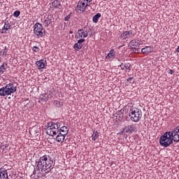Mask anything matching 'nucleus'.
Segmentation results:
<instances>
[{
  "instance_id": "f257e3e1",
  "label": "nucleus",
  "mask_w": 179,
  "mask_h": 179,
  "mask_svg": "<svg viewBox=\"0 0 179 179\" xmlns=\"http://www.w3.org/2000/svg\"><path fill=\"white\" fill-rule=\"evenodd\" d=\"M54 161L50 155H45L41 157L38 162H36V167L34 170L33 175L37 174V178H43L45 177V174L50 173L54 169ZM38 171V173H37ZM45 174L42 173L43 172Z\"/></svg>"
},
{
  "instance_id": "f03ea898",
  "label": "nucleus",
  "mask_w": 179,
  "mask_h": 179,
  "mask_svg": "<svg viewBox=\"0 0 179 179\" xmlns=\"http://www.w3.org/2000/svg\"><path fill=\"white\" fill-rule=\"evenodd\" d=\"M172 135L173 134H171V131H166L159 138L160 145L164 146V148H169V146L173 143Z\"/></svg>"
},
{
  "instance_id": "7ed1b4c3",
  "label": "nucleus",
  "mask_w": 179,
  "mask_h": 179,
  "mask_svg": "<svg viewBox=\"0 0 179 179\" xmlns=\"http://www.w3.org/2000/svg\"><path fill=\"white\" fill-rule=\"evenodd\" d=\"M129 115L133 122H139L141 118H142V110L136 108L131 107Z\"/></svg>"
},
{
  "instance_id": "20e7f679",
  "label": "nucleus",
  "mask_w": 179,
  "mask_h": 179,
  "mask_svg": "<svg viewBox=\"0 0 179 179\" xmlns=\"http://www.w3.org/2000/svg\"><path fill=\"white\" fill-rule=\"evenodd\" d=\"M16 92V87L13 83L7 84L5 87L0 88V96L5 97V96H10V94Z\"/></svg>"
},
{
  "instance_id": "39448f33",
  "label": "nucleus",
  "mask_w": 179,
  "mask_h": 179,
  "mask_svg": "<svg viewBox=\"0 0 179 179\" xmlns=\"http://www.w3.org/2000/svg\"><path fill=\"white\" fill-rule=\"evenodd\" d=\"M34 33L38 37H43L45 36V29L43 27V24L36 22L34 25Z\"/></svg>"
},
{
  "instance_id": "423d86ee",
  "label": "nucleus",
  "mask_w": 179,
  "mask_h": 179,
  "mask_svg": "<svg viewBox=\"0 0 179 179\" xmlns=\"http://www.w3.org/2000/svg\"><path fill=\"white\" fill-rule=\"evenodd\" d=\"M87 6H90V4H89V3H85V0H82L78 1L76 9L78 13H83V12L86 11V8H87Z\"/></svg>"
},
{
  "instance_id": "0eeeda50",
  "label": "nucleus",
  "mask_w": 179,
  "mask_h": 179,
  "mask_svg": "<svg viewBox=\"0 0 179 179\" xmlns=\"http://www.w3.org/2000/svg\"><path fill=\"white\" fill-rule=\"evenodd\" d=\"M55 18L52 15H49L48 16H44L41 18L42 24L45 27H48L50 24H52V22H54Z\"/></svg>"
},
{
  "instance_id": "6e6552de",
  "label": "nucleus",
  "mask_w": 179,
  "mask_h": 179,
  "mask_svg": "<svg viewBox=\"0 0 179 179\" xmlns=\"http://www.w3.org/2000/svg\"><path fill=\"white\" fill-rule=\"evenodd\" d=\"M45 62H47V61L45 59H41L39 61H37L36 62V65L38 69H44L45 66H47V63Z\"/></svg>"
},
{
  "instance_id": "1a4fd4ad",
  "label": "nucleus",
  "mask_w": 179,
  "mask_h": 179,
  "mask_svg": "<svg viewBox=\"0 0 179 179\" xmlns=\"http://www.w3.org/2000/svg\"><path fill=\"white\" fill-rule=\"evenodd\" d=\"M124 131H126L127 134H132L136 131V126L135 124H130L124 128Z\"/></svg>"
},
{
  "instance_id": "9d476101",
  "label": "nucleus",
  "mask_w": 179,
  "mask_h": 179,
  "mask_svg": "<svg viewBox=\"0 0 179 179\" xmlns=\"http://www.w3.org/2000/svg\"><path fill=\"white\" fill-rule=\"evenodd\" d=\"M0 179H9V176H8V170L4 167L0 169Z\"/></svg>"
},
{
  "instance_id": "9b49d317",
  "label": "nucleus",
  "mask_w": 179,
  "mask_h": 179,
  "mask_svg": "<svg viewBox=\"0 0 179 179\" xmlns=\"http://www.w3.org/2000/svg\"><path fill=\"white\" fill-rule=\"evenodd\" d=\"M61 6H62L61 2L58 0H55L50 6V9H52V10H55V9H61Z\"/></svg>"
},
{
  "instance_id": "f8f14e48",
  "label": "nucleus",
  "mask_w": 179,
  "mask_h": 179,
  "mask_svg": "<svg viewBox=\"0 0 179 179\" xmlns=\"http://www.w3.org/2000/svg\"><path fill=\"white\" fill-rule=\"evenodd\" d=\"M59 132V127H55L52 129H48L46 131V134L50 136H54V135H57Z\"/></svg>"
},
{
  "instance_id": "ddd939ff",
  "label": "nucleus",
  "mask_w": 179,
  "mask_h": 179,
  "mask_svg": "<svg viewBox=\"0 0 179 179\" xmlns=\"http://www.w3.org/2000/svg\"><path fill=\"white\" fill-rule=\"evenodd\" d=\"M12 29V25L9 24V21L5 22L3 27L1 29V34H6L8 30H10Z\"/></svg>"
},
{
  "instance_id": "4468645a",
  "label": "nucleus",
  "mask_w": 179,
  "mask_h": 179,
  "mask_svg": "<svg viewBox=\"0 0 179 179\" xmlns=\"http://www.w3.org/2000/svg\"><path fill=\"white\" fill-rule=\"evenodd\" d=\"M48 127H49L48 129H54V128H61V123L49 122L48 123Z\"/></svg>"
},
{
  "instance_id": "2eb2a0df",
  "label": "nucleus",
  "mask_w": 179,
  "mask_h": 179,
  "mask_svg": "<svg viewBox=\"0 0 179 179\" xmlns=\"http://www.w3.org/2000/svg\"><path fill=\"white\" fill-rule=\"evenodd\" d=\"M131 35H132V31H126L120 35V38L127 40V38H131Z\"/></svg>"
},
{
  "instance_id": "dca6fc26",
  "label": "nucleus",
  "mask_w": 179,
  "mask_h": 179,
  "mask_svg": "<svg viewBox=\"0 0 179 179\" xmlns=\"http://www.w3.org/2000/svg\"><path fill=\"white\" fill-rule=\"evenodd\" d=\"M152 51L153 48H152L151 46H146L141 49L142 54H144L145 55H148V54H150Z\"/></svg>"
},
{
  "instance_id": "f3484780",
  "label": "nucleus",
  "mask_w": 179,
  "mask_h": 179,
  "mask_svg": "<svg viewBox=\"0 0 179 179\" xmlns=\"http://www.w3.org/2000/svg\"><path fill=\"white\" fill-rule=\"evenodd\" d=\"M78 36L81 38H86V37H87L89 32H87V31L83 30V29H79L78 31Z\"/></svg>"
},
{
  "instance_id": "a211bd4d",
  "label": "nucleus",
  "mask_w": 179,
  "mask_h": 179,
  "mask_svg": "<svg viewBox=\"0 0 179 179\" xmlns=\"http://www.w3.org/2000/svg\"><path fill=\"white\" fill-rule=\"evenodd\" d=\"M65 136L64 134H61V133H59V134L56 136V141L59 143H64V141H65Z\"/></svg>"
},
{
  "instance_id": "6ab92c4d",
  "label": "nucleus",
  "mask_w": 179,
  "mask_h": 179,
  "mask_svg": "<svg viewBox=\"0 0 179 179\" xmlns=\"http://www.w3.org/2000/svg\"><path fill=\"white\" fill-rule=\"evenodd\" d=\"M68 127H66V126L62 127L59 129V134L64 136H66V135H68Z\"/></svg>"
},
{
  "instance_id": "aec40b11",
  "label": "nucleus",
  "mask_w": 179,
  "mask_h": 179,
  "mask_svg": "<svg viewBox=\"0 0 179 179\" xmlns=\"http://www.w3.org/2000/svg\"><path fill=\"white\" fill-rule=\"evenodd\" d=\"M129 44L133 47L132 48L135 49L136 48V47H139V45H141V44H139V40L136 41V39L131 40Z\"/></svg>"
},
{
  "instance_id": "412c9836",
  "label": "nucleus",
  "mask_w": 179,
  "mask_h": 179,
  "mask_svg": "<svg viewBox=\"0 0 179 179\" xmlns=\"http://www.w3.org/2000/svg\"><path fill=\"white\" fill-rule=\"evenodd\" d=\"M121 69L122 71H125V69H128L129 71H131V64L129 63H122L120 65Z\"/></svg>"
},
{
  "instance_id": "4be33fe9",
  "label": "nucleus",
  "mask_w": 179,
  "mask_h": 179,
  "mask_svg": "<svg viewBox=\"0 0 179 179\" xmlns=\"http://www.w3.org/2000/svg\"><path fill=\"white\" fill-rule=\"evenodd\" d=\"M115 56V52L114 51V50H110L109 53L106 57V59H111V58H114Z\"/></svg>"
},
{
  "instance_id": "5701e85b",
  "label": "nucleus",
  "mask_w": 179,
  "mask_h": 179,
  "mask_svg": "<svg viewBox=\"0 0 179 179\" xmlns=\"http://www.w3.org/2000/svg\"><path fill=\"white\" fill-rule=\"evenodd\" d=\"M100 17H101V14H100V13H98L97 14H96L92 18L94 23H97Z\"/></svg>"
},
{
  "instance_id": "b1692460",
  "label": "nucleus",
  "mask_w": 179,
  "mask_h": 179,
  "mask_svg": "<svg viewBox=\"0 0 179 179\" xmlns=\"http://www.w3.org/2000/svg\"><path fill=\"white\" fill-rule=\"evenodd\" d=\"M171 138L174 142H179V134H176L171 131Z\"/></svg>"
},
{
  "instance_id": "393cba45",
  "label": "nucleus",
  "mask_w": 179,
  "mask_h": 179,
  "mask_svg": "<svg viewBox=\"0 0 179 179\" xmlns=\"http://www.w3.org/2000/svg\"><path fill=\"white\" fill-rule=\"evenodd\" d=\"M100 135V133L99 131H94V134H92V141H97L99 138V136Z\"/></svg>"
},
{
  "instance_id": "a878e982",
  "label": "nucleus",
  "mask_w": 179,
  "mask_h": 179,
  "mask_svg": "<svg viewBox=\"0 0 179 179\" xmlns=\"http://www.w3.org/2000/svg\"><path fill=\"white\" fill-rule=\"evenodd\" d=\"M82 47H83V45L82 44H79L78 43L74 44V48L76 51H79V50H80Z\"/></svg>"
},
{
  "instance_id": "bb28decb",
  "label": "nucleus",
  "mask_w": 179,
  "mask_h": 179,
  "mask_svg": "<svg viewBox=\"0 0 179 179\" xmlns=\"http://www.w3.org/2000/svg\"><path fill=\"white\" fill-rule=\"evenodd\" d=\"M8 50H6V46L5 47L4 50L0 51V57H6V53Z\"/></svg>"
},
{
  "instance_id": "cd10ccee",
  "label": "nucleus",
  "mask_w": 179,
  "mask_h": 179,
  "mask_svg": "<svg viewBox=\"0 0 179 179\" xmlns=\"http://www.w3.org/2000/svg\"><path fill=\"white\" fill-rule=\"evenodd\" d=\"M40 99H41V100H43V101H48V95H47V94H41L40 96Z\"/></svg>"
},
{
  "instance_id": "c85d7f7f",
  "label": "nucleus",
  "mask_w": 179,
  "mask_h": 179,
  "mask_svg": "<svg viewBox=\"0 0 179 179\" xmlns=\"http://www.w3.org/2000/svg\"><path fill=\"white\" fill-rule=\"evenodd\" d=\"M5 71H6V67H5V64H3L0 66V73H3V72H5Z\"/></svg>"
},
{
  "instance_id": "c756f323",
  "label": "nucleus",
  "mask_w": 179,
  "mask_h": 179,
  "mask_svg": "<svg viewBox=\"0 0 179 179\" xmlns=\"http://www.w3.org/2000/svg\"><path fill=\"white\" fill-rule=\"evenodd\" d=\"M118 113V115H120V118H123L124 117V109L120 110Z\"/></svg>"
},
{
  "instance_id": "7c9ffc66",
  "label": "nucleus",
  "mask_w": 179,
  "mask_h": 179,
  "mask_svg": "<svg viewBox=\"0 0 179 179\" xmlns=\"http://www.w3.org/2000/svg\"><path fill=\"white\" fill-rule=\"evenodd\" d=\"M13 16H15V17H19V16H20V11L16 10V11L13 13Z\"/></svg>"
},
{
  "instance_id": "2f4dec72",
  "label": "nucleus",
  "mask_w": 179,
  "mask_h": 179,
  "mask_svg": "<svg viewBox=\"0 0 179 179\" xmlns=\"http://www.w3.org/2000/svg\"><path fill=\"white\" fill-rule=\"evenodd\" d=\"M32 51H34V52H38V51H40V48L37 46H34L32 48Z\"/></svg>"
},
{
  "instance_id": "473e14b6",
  "label": "nucleus",
  "mask_w": 179,
  "mask_h": 179,
  "mask_svg": "<svg viewBox=\"0 0 179 179\" xmlns=\"http://www.w3.org/2000/svg\"><path fill=\"white\" fill-rule=\"evenodd\" d=\"M173 134H176V135H179V128L176 127V129L172 131Z\"/></svg>"
},
{
  "instance_id": "72a5a7b5",
  "label": "nucleus",
  "mask_w": 179,
  "mask_h": 179,
  "mask_svg": "<svg viewBox=\"0 0 179 179\" xmlns=\"http://www.w3.org/2000/svg\"><path fill=\"white\" fill-rule=\"evenodd\" d=\"M71 15H72V13H70L69 15H68L67 16H66V17H64V21H65V22H68V20H69V19H71Z\"/></svg>"
},
{
  "instance_id": "f704fd0d",
  "label": "nucleus",
  "mask_w": 179,
  "mask_h": 179,
  "mask_svg": "<svg viewBox=\"0 0 179 179\" xmlns=\"http://www.w3.org/2000/svg\"><path fill=\"white\" fill-rule=\"evenodd\" d=\"M82 43H85V39L81 38L78 41V44H82Z\"/></svg>"
},
{
  "instance_id": "c9c22d12",
  "label": "nucleus",
  "mask_w": 179,
  "mask_h": 179,
  "mask_svg": "<svg viewBox=\"0 0 179 179\" xmlns=\"http://www.w3.org/2000/svg\"><path fill=\"white\" fill-rule=\"evenodd\" d=\"M92 1H93V0H85V2L86 3H88V5H92V3H90V2H92Z\"/></svg>"
},
{
  "instance_id": "e433bc0d",
  "label": "nucleus",
  "mask_w": 179,
  "mask_h": 179,
  "mask_svg": "<svg viewBox=\"0 0 179 179\" xmlns=\"http://www.w3.org/2000/svg\"><path fill=\"white\" fill-rule=\"evenodd\" d=\"M127 80V82H131V80H134V77H130Z\"/></svg>"
},
{
  "instance_id": "4c0bfd02",
  "label": "nucleus",
  "mask_w": 179,
  "mask_h": 179,
  "mask_svg": "<svg viewBox=\"0 0 179 179\" xmlns=\"http://www.w3.org/2000/svg\"><path fill=\"white\" fill-rule=\"evenodd\" d=\"M169 73H170L171 75H173V73H174V70H169Z\"/></svg>"
},
{
  "instance_id": "58836bf2",
  "label": "nucleus",
  "mask_w": 179,
  "mask_h": 179,
  "mask_svg": "<svg viewBox=\"0 0 179 179\" xmlns=\"http://www.w3.org/2000/svg\"><path fill=\"white\" fill-rule=\"evenodd\" d=\"M45 129H47V131L50 129V127H48V124H47V125H45Z\"/></svg>"
},
{
  "instance_id": "ea45409f",
  "label": "nucleus",
  "mask_w": 179,
  "mask_h": 179,
  "mask_svg": "<svg viewBox=\"0 0 179 179\" xmlns=\"http://www.w3.org/2000/svg\"><path fill=\"white\" fill-rule=\"evenodd\" d=\"M176 51H177V52H179V45L178 46Z\"/></svg>"
},
{
  "instance_id": "a19ab883",
  "label": "nucleus",
  "mask_w": 179,
  "mask_h": 179,
  "mask_svg": "<svg viewBox=\"0 0 179 179\" xmlns=\"http://www.w3.org/2000/svg\"><path fill=\"white\" fill-rule=\"evenodd\" d=\"M69 34H73V31H69Z\"/></svg>"
},
{
  "instance_id": "79ce46f5",
  "label": "nucleus",
  "mask_w": 179,
  "mask_h": 179,
  "mask_svg": "<svg viewBox=\"0 0 179 179\" xmlns=\"http://www.w3.org/2000/svg\"><path fill=\"white\" fill-rule=\"evenodd\" d=\"M2 62V57H0V64Z\"/></svg>"
},
{
  "instance_id": "37998d69",
  "label": "nucleus",
  "mask_w": 179,
  "mask_h": 179,
  "mask_svg": "<svg viewBox=\"0 0 179 179\" xmlns=\"http://www.w3.org/2000/svg\"><path fill=\"white\" fill-rule=\"evenodd\" d=\"M5 65H6V66H8V63H6Z\"/></svg>"
}]
</instances>
